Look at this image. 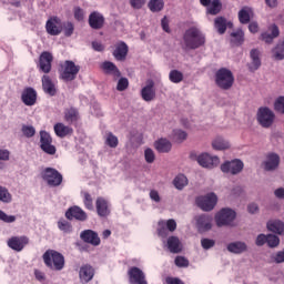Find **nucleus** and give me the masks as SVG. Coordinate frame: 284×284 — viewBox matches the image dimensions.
I'll use <instances>...</instances> for the list:
<instances>
[{"instance_id":"nucleus-11","label":"nucleus","mask_w":284,"mask_h":284,"mask_svg":"<svg viewBox=\"0 0 284 284\" xmlns=\"http://www.w3.org/2000/svg\"><path fill=\"white\" fill-rule=\"evenodd\" d=\"M245 166V164H243V161H241L240 159H234L232 161H226L221 165V171L224 174H241V172H243V168Z\"/></svg>"},{"instance_id":"nucleus-12","label":"nucleus","mask_w":284,"mask_h":284,"mask_svg":"<svg viewBox=\"0 0 284 284\" xmlns=\"http://www.w3.org/2000/svg\"><path fill=\"white\" fill-rule=\"evenodd\" d=\"M214 219L210 214H201L194 217V223L197 232L203 234V232H210L212 230V223Z\"/></svg>"},{"instance_id":"nucleus-36","label":"nucleus","mask_w":284,"mask_h":284,"mask_svg":"<svg viewBox=\"0 0 284 284\" xmlns=\"http://www.w3.org/2000/svg\"><path fill=\"white\" fill-rule=\"evenodd\" d=\"M214 28L217 30L219 34H225V30L232 28V22H227L225 18L219 17L214 21Z\"/></svg>"},{"instance_id":"nucleus-59","label":"nucleus","mask_w":284,"mask_h":284,"mask_svg":"<svg viewBox=\"0 0 284 284\" xmlns=\"http://www.w3.org/2000/svg\"><path fill=\"white\" fill-rule=\"evenodd\" d=\"M144 159H145L146 163H152L153 161H155L156 155L154 154V151L152 149H145L144 150Z\"/></svg>"},{"instance_id":"nucleus-18","label":"nucleus","mask_w":284,"mask_h":284,"mask_svg":"<svg viewBox=\"0 0 284 284\" xmlns=\"http://www.w3.org/2000/svg\"><path fill=\"white\" fill-rule=\"evenodd\" d=\"M80 239L84 243H89V245H93V247H99L101 245V237H99V233L92 230H84L80 233Z\"/></svg>"},{"instance_id":"nucleus-48","label":"nucleus","mask_w":284,"mask_h":284,"mask_svg":"<svg viewBox=\"0 0 284 284\" xmlns=\"http://www.w3.org/2000/svg\"><path fill=\"white\" fill-rule=\"evenodd\" d=\"M252 12V10L250 8H244L242 10H240L239 12V19L240 22L242 23H247L250 21V13Z\"/></svg>"},{"instance_id":"nucleus-62","label":"nucleus","mask_w":284,"mask_h":284,"mask_svg":"<svg viewBox=\"0 0 284 284\" xmlns=\"http://www.w3.org/2000/svg\"><path fill=\"white\" fill-rule=\"evenodd\" d=\"M128 85H130V82L128 81V79L121 78L118 81L116 90H119V92H123L124 90H128Z\"/></svg>"},{"instance_id":"nucleus-25","label":"nucleus","mask_w":284,"mask_h":284,"mask_svg":"<svg viewBox=\"0 0 284 284\" xmlns=\"http://www.w3.org/2000/svg\"><path fill=\"white\" fill-rule=\"evenodd\" d=\"M251 61L247 63L250 72H256L261 68V51L258 49H252L250 52Z\"/></svg>"},{"instance_id":"nucleus-41","label":"nucleus","mask_w":284,"mask_h":284,"mask_svg":"<svg viewBox=\"0 0 284 284\" xmlns=\"http://www.w3.org/2000/svg\"><path fill=\"white\" fill-rule=\"evenodd\" d=\"M64 119L68 123H75L79 120V111L74 108L68 109L64 113Z\"/></svg>"},{"instance_id":"nucleus-40","label":"nucleus","mask_w":284,"mask_h":284,"mask_svg":"<svg viewBox=\"0 0 284 284\" xmlns=\"http://www.w3.org/2000/svg\"><path fill=\"white\" fill-rule=\"evenodd\" d=\"M231 41L236 45H242V43L245 41V32H243V29H237L236 31H233L231 33Z\"/></svg>"},{"instance_id":"nucleus-2","label":"nucleus","mask_w":284,"mask_h":284,"mask_svg":"<svg viewBox=\"0 0 284 284\" xmlns=\"http://www.w3.org/2000/svg\"><path fill=\"white\" fill-rule=\"evenodd\" d=\"M215 84L221 90H230L234 85V74L230 69L221 68L215 72Z\"/></svg>"},{"instance_id":"nucleus-23","label":"nucleus","mask_w":284,"mask_h":284,"mask_svg":"<svg viewBox=\"0 0 284 284\" xmlns=\"http://www.w3.org/2000/svg\"><path fill=\"white\" fill-rule=\"evenodd\" d=\"M52 53L44 51L40 55L39 65L40 70L44 72V74H48L50 70H52Z\"/></svg>"},{"instance_id":"nucleus-34","label":"nucleus","mask_w":284,"mask_h":284,"mask_svg":"<svg viewBox=\"0 0 284 284\" xmlns=\"http://www.w3.org/2000/svg\"><path fill=\"white\" fill-rule=\"evenodd\" d=\"M268 232H274V234L284 235V223L281 220H271L266 224Z\"/></svg>"},{"instance_id":"nucleus-16","label":"nucleus","mask_w":284,"mask_h":284,"mask_svg":"<svg viewBox=\"0 0 284 284\" xmlns=\"http://www.w3.org/2000/svg\"><path fill=\"white\" fill-rule=\"evenodd\" d=\"M128 276L130 284H148V280L145 278V272L136 266H132L131 268H129Z\"/></svg>"},{"instance_id":"nucleus-19","label":"nucleus","mask_w":284,"mask_h":284,"mask_svg":"<svg viewBox=\"0 0 284 284\" xmlns=\"http://www.w3.org/2000/svg\"><path fill=\"white\" fill-rule=\"evenodd\" d=\"M30 240L27 236H13L8 240L7 245L14 252H22L23 247L28 245Z\"/></svg>"},{"instance_id":"nucleus-21","label":"nucleus","mask_w":284,"mask_h":284,"mask_svg":"<svg viewBox=\"0 0 284 284\" xmlns=\"http://www.w3.org/2000/svg\"><path fill=\"white\" fill-rule=\"evenodd\" d=\"M80 283L87 284L94 278V267L90 264H84L79 271Z\"/></svg>"},{"instance_id":"nucleus-31","label":"nucleus","mask_w":284,"mask_h":284,"mask_svg":"<svg viewBox=\"0 0 284 284\" xmlns=\"http://www.w3.org/2000/svg\"><path fill=\"white\" fill-rule=\"evenodd\" d=\"M201 4L207 7L209 14H219L221 12V2L219 0H200Z\"/></svg>"},{"instance_id":"nucleus-55","label":"nucleus","mask_w":284,"mask_h":284,"mask_svg":"<svg viewBox=\"0 0 284 284\" xmlns=\"http://www.w3.org/2000/svg\"><path fill=\"white\" fill-rule=\"evenodd\" d=\"M0 221L3 223H14V221H17V216L8 215L6 212L0 210Z\"/></svg>"},{"instance_id":"nucleus-58","label":"nucleus","mask_w":284,"mask_h":284,"mask_svg":"<svg viewBox=\"0 0 284 284\" xmlns=\"http://www.w3.org/2000/svg\"><path fill=\"white\" fill-rule=\"evenodd\" d=\"M216 245V242L212 239H202L201 240V246L203 250H212Z\"/></svg>"},{"instance_id":"nucleus-32","label":"nucleus","mask_w":284,"mask_h":284,"mask_svg":"<svg viewBox=\"0 0 284 284\" xmlns=\"http://www.w3.org/2000/svg\"><path fill=\"white\" fill-rule=\"evenodd\" d=\"M128 50L129 48L125 42H118L113 51V57H115L116 61H123L128 57Z\"/></svg>"},{"instance_id":"nucleus-49","label":"nucleus","mask_w":284,"mask_h":284,"mask_svg":"<svg viewBox=\"0 0 284 284\" xmlns=\"http://www.w3.org/2000/svg\"><path fill=\"white\" fill-rule=\"evenodd\" d=\"M82 196H83V203H84V206L87 207V210H94V203L92 201V195H90V193H88V192H82Z\"/></svg>"},{"instance_id":"nucleus-13","label":"nucleus","mask_w":284,"mask_h":284,"mask_svg":"<svg viewBox=\"0 0 284 284\" xmlns=\"http://www.w3.org/2000/svg\"><path fill=\"white\" fill-rule=\"evenodd\" d=\"M196 161L201 168H206L207 170H212V168H216L221 163L219 156L211 155L210 153H201L196 156Z\"/></svg>"},{"instance_id":"nucleus-17","label":"nucleus","mask_w":284,"mask_h":284,"mask_svg":"<svg viewBox=\"0 0 284 284\" xmlns=\"http://www.w3.org/2000/svg\"><path fill=\"white\" fill-rule=\"evenodd\" d=\"M141 97L143 101L150 103V101H154L156 99V89L154 88V80H146L145 85L141 90Z\"/></svg>"},{"instance_id":"nucleus-46","label":"nucleus","mask_w":284,"mask_h":284,"mask_svg":"<svg viewBox=\"0 0 284 284\" xmlns=\"http://www.w3.org/2000/svg\"><path fill=\"white\" fill-rule=\"evenodd\" d=\"M169 79L172 83H181L183 81V73L179 70H172L169 73Z\"/></svg>"},{"instance_id":"nucleus-7","label":"nucleus","mask_w":284,"mask_h":284,"mask_svg":"<svg viewBox=\"0 0 284 284\" xmlns=\"http://www.w3.org/2000/svg\"><path fill=\"white\" fill-rule=\"evenodd\" d=\"M219 197L214 193H207L206 195H201L196 199V205L203 212H212L216 206Z\"/></svg>"},{"instance_id":"nucleus-57","label":"nucleus","mask_w":284,"mask_h":284,"mask_svg":"<svg viewBox=\"0 0 284 284\" xmlns=\"http://www.w3.org/2000/svg\"><path fill=\"white\" fill-rule=\"evenodd\" d=\"M62 30H64V34L67 37H72L74 33V24L72 22H65L62 24Z\"/></svg>"},{"instance_id":"nucleus-63","label":"nucleus","mask_w":284,"mask_h":284,"mask_svg":"<svg viewBox=\"0 0 284 284\" xmlns=\"http://www.w3.org/2000/svg\"><path fill=\"white\" fill-rule=\"evenodd\" d=\"M265 243H267V235L258 234L255 239V245H257V247H263Z\"/></svg>"},{"instance_id":"nucleus-39","label":"nucleus","mask_w":284,"mask_h":284,"mask_svg":"<svg viewBox=\"0 0 284 284\" xmlns=\"http://www.w3.org/2000/svg\"><path fill=\"white\" fill-rule=\"evenodd\" d=\"M54 132H55L57 136H60V139H63V138L68 136V134H72V128L67 126L63 123H57L54 125Z\"/></svg>"},{"instance_id":"nucleus-24","label":"nucleus","mask_w":284,"mask_h":284,"mask_svg":"<svg viewBox=\"0 0 284 284\" xmlns=\"http://www.w3.org/2000/svg\"><path fill=\"white\" fill-rule=\"evenodd\" d=\"M281 34V31L278 30V26L271 24L266 31L262 32L261 39L265 43H272L274 39H277V37Z\"/></svg>"},{"instance_id":"nucleus-51","label":"nucleus","mask_w":284,"mask_h":284,"mask_svg":"<svg viewBox=\"0 0 284 284\" xmlns=\"http://www.w3.org/2000/svg\"><path fill=\"white\" fill-rule=\"evenodd\" d=\"M272 263H284V248L282 251H277L271 255Z\"/></svg>"},{"instance_id":"nucleus-5","label":"nucleus","mask_w":284,"mask_h":284,"mask_svg":"<svg viewBox=\"0 0 284 284\" xmlns=\"http://www.w3.org/2000/svg\"><path fill=\"white\" fill-rule=\"evenodd\" d=\"M81 70V67L77 65L74 62L67 60L61 65L60 70V79L62 81H74L77 79V74H79V71Z\"/></svg>"},{"instance_id":"nucleus-10","label":"nucleus","mask_w":284,"mask_h":284,"mask_svg":"<svg viewBox=\"0 0 284 284\" xmlns=\"http://www.w3.org/2000/svg\"><path fill=\"white\" fill-rule=\"evenodd\" d=\"M278 165H281V156L276 153H268L263 160L261 168L264 172H276Z\"/></svg>"},{"instance_id":"nucleus-37","label":"nucleus","mask_w":284,"mask_h":284,"mask_svg":"<svg viewBox=\"0 0 284 284\" xmlns=\"http://www.w3.org/2000/svg\"><path fill=\"white\" fill-rule=\"evenodd\" d=\"M154 148L158 150V152L168 153L170 150H172V142L165 138H161L155 141Z\"/></svg>"},{"instance_id":"nucleus-38","label":"nucleus","mask_w":284,"mask_h":284,"mask_svg":"<svg viewBox=\"0 0 284 284\" xmlns=\"http://www.w3.org/2000/svg\"><path fill=\"white\" fill-rule=\"evenodd\" d=\"M272 57L275 61H283L284 59V38L272 49Z\"/></svg>"},{"instance_id":"nucleus-45","label":"nucleus","mask_w":284,"mask_h":284,"mask_svg":"<svg viewBox=\"0 0 284 284\" xmlns=\"http://www.w3.org/2000/svg\"><path fill=\"white\" fill-rule=\"evenodd\" d=\"M0 201L1 203H12V193L2 185H0Z\"/></svg>"},{"instance_id":"nucleus-8","label":"nucleus","mask_w":284,"mask_h":284,"mask_svg":"<svg viewBox=\"0 0 284 284\" xmlns=\"http://www.w3.org/2000/svg\"><path fill=\"white\" fill-rule=\"evenodd\" d=\"M274 119H276V115L274 114V111H272L270 108L264 106L260 108L257 111V122L262 128H272L274 124Z\"/></svg>"},{"instance_id":"nucleus-47","label":"nucleus","mask_w":284,"mask_h":284,"mask_svg":"<svg viewBox=\"0 0 284 284\" xmlns=\"http://www.w3.org/2000/svg\"><path fill=\"white\" fill-rule=\"evenodd\" d=\"M21 132H22L23 136H27V139H32V136H34V134H37V130H34V126L26 125V124L22 125Z\"/></svg>"},{"instance_id":"nucleus-1","label":"nucleus","mask_w":284,"mask_h":284,"mask_svg":"<svg viewBox=\"0 0 284 284\" xmlns=\"http://www.w3.org/2000/svg\"><path fill=\"white\" fill-rule=\"evenodd\" d=\"M184 44L189 50L205 45V33L199 27H191L184 33Z\"/></svg>"},{"instance_id":"nucleus-50","label":"nucleus","mask_w":284,"mask_h":284,"mask_svg":"<svg viewBox=\"0 0 284 284\" xmlns=\"http://www.w3.org/2000/svg\"><path fill=\"white\" fill-rule=\"evenodd\" d=\"M0 161H10V151L7 149H0ZM6 164L0 162V170H4Z\"/></svg>"},{"instance_id":"nucleus-28","label":"nucleus","mask_w":284,"mask_h":284,"mask_svg":"<svg viewBox=\"0 0 284 284\" xmlns=\"http://www.w3.org/2000/svg\"><path fill=\"white\" fill-rule=\"evenodd\" d=\"M65 217L69 220V221H72L73 219H75L77 221H87L88 219V214H85L81 207L79 206H73L71 209H69L67 212H65Z\"/></svg>"},{"instance_id":"nucleus-14","label":"nucleus","mask_w":284,"mask_h":284,"mask_svg":"<svg viewBox=\"0 0 284 284\" xmlns=\"http://www.w3.org/2000/svg\"><path fill=\"white\" fill-rule=\"evenodd\" d=\"M40 148L45 154H57V148L52 145V136L47 131H40Z\"/></svg>"},{"instance_id":"nucleus-6","label":"nucleus","mask_w":284,"mask_h":284,"mask_svg":"<svg viewBox=\"0 0 284 284\" xmlns=\"http://www.w3.org/2000/svg\"><path fill=\"white\" fill-rule=\"evenodd\" d=\"M41 176L43 181H45V183H48V185L51 187H59V185L63 183V175H61V173L53 168L44 169Z\"/></svg>"},{"instance_id":"nucleus-33","label":"nucleus","mask_w":284,"mask_h":284,"mask_svg":"<svg viewBox=\"0 0 284 284\" xmlns=\"http://www.w3.org/2000/svg\"><path fill=\"white\" fill-rule=\"evenodd\" d=\"M101 68L105 74H110L113 77V79H119V77H121V71H119V68H116L114 63L110 61L103 62Z\"/></svg>"},{"instance_id":"nucleus-60","label":"nucleus","mask_w":284,"mask_h":284,"mask_svg":"<svg viewBox=\"0 0 284 284\" xmlns=\"http://www.w3.org/2000/svg\"><path fill=\"white\" fill-rule=\"evenodd\" d=\"M73 14L77 21H83V19H85V11H83V9H81L80 7L74 8Z\"/></svg>"},{"instance_id":"nucleus-20","label":"nucleus","mask_w":284,"mask_h":284,"mask_svg":"<svg viewBox=\"0 0 284 284\" xmlns=\"http://www.w3.org/2000/svg\"><path fill=\"white\" fill-rule=\"evenodd\" d=\"M163 243L171 254H179L183 252V243H181V240L174 235L168 237Z\"/></svg>"},{"instance_id":"nucleus-27","label":"nucleus","mask_w":284,"mask_h":284,"mask_svg":"<svg viewBox=\"0 0 284 284\" xmlns=\"http://www.w3.org/2000/svg\"><path fill=\"white\" fill-rule=\"evenodd\" d=\"M21 101L24 105H34L37 103V91L33 88L24 89L21 94Z\"/></svg>"},{"instance_id":"nucleus-4","label":"nucleus","mask_w":284,"mask_h":284,"mask_svg":"<svg viewBox=\"0 0 284 284\" xmlns=\"http://www.w3.org/2000/svg\"><path fill=\"white\" fill-rule=\"evenodd\" d=\"M236 220V211L225 207L220 210L215 214V223L217 227H227L234 223Z\"/></svg>"},{"instance_id":"nucleus-15","label":"nucleus","mask_w":284,"mask_h":284,"mask_svg":"<svg viewBox=\"0 0 284 284\" xmlns=\"http://www.w3.org/2000/svg\"><path fill=\"white\" fill-rule=\"evenodd\" d=\"M45 30L51 37H59L63 32V22L58 17L50 18L45 23Z\"/></svg>"},{"instance_id":"nucleus-44","label":"nucleus","mask_w":284,"mask_h":284,"mask_svg":"<svg viewBox=\"0 0 284 284\" xmlns=\"http://www.w3.org/2000/svg\"><path fill=\"white\" fill-rule=\"evenodd\" d=\"M173 185L176 190H183L187 185V178L184 174H179L173 180Z\"/></svg>"},{"instance_id":"nucleus-53","label":"nucleus","mask_w":284,"mask_h":284,"mask_svg":"<svg viewBox=\"0 0 284 284\" xmlns=\"http://www.w3.org/2000/svg\"><path fill=\"white\" fill-rule=\"evenodd\" d=\"M266 243H267L268 247H278L281 240L276 235L268 234Z\"/></svg>"},{"instance_id":"nucleus-29","label":"nucleus","mask_w":284,"mask_h":284,"mask_svg":"<svg viewBox=\"0 0 284 284\" xmlns=\"http://www.w3.org/2000/svg\"><path fill=\"white\" fill-rule=\"evenodd\" d=\"M42 89L49 97L57 94V82L50 79L48 75L42 77Z\"/></svg>"},{"instance_id":"nucleus-61","label":"nucleus","mask_w":284,"mask_h":284,"mask_svg":"<svg viewBox=\"0 0 284 284\" xmlns=\"http://www.w3.org/2000/svg\"><path fill=\"white\" fill-rule=\"evenodd\" d=\"M175 265L178 267H190V261L183 256L175 257Z\"/></svg>"},{"instance_id":"nucleus-54","label":"nucleus","mask_w":284,"mask_h":284,"mask_svg":"<svg viewBox=\"0 0 284 284\" xmlns=\"http://www.w3.org/2000/svg\"><path fill=\"white\" fill-rule=\"evenodd\" d=\"M105 143L109 145V148H116V145H119V138L112 133H109L106 135Z\"/></svg>"},{"instance_id":"nucleus-26","label":"nucleus","mask_w":284,"mask_h":284,"mask_svg":"<svg viewBox=\"0 0 284 284\" xmlns=\"http://www.w3.org/2000/svg\"><path fill=\"white\" fill-rule=\"evenodd\" d=\"M95 207L98 215L102 219H105V216H110V202L103 197H98L95 202Z\"/></svg>"},{"instance_id":"nucleus-35","label":"nucleus","mask_w":284,"mask_h":284,"mask_svg":"<svg viewBox=\"0 0 284 284\" xmlns=\"http://www.w3.org/2000/svg\"><path fill=\"white\" fill-rule=\"evenodd\" d=\"M212 148L213 150L223 151V150H230L232 148V144L230 141L225 140L223 136H217L212 141Z\"/></svg>"},{"instance_id":"nucleus-64","label":"nucleus","mask_w":284,"mask_h":284,"mask_svg":"<svg viewBox=\"0 0 284 284\" xmlns=\"http://www.w3.org/2000/svg\"><path fill=\"white\" fill-rule=\"evenodd\" d=\"M149 196H150L151 201H153L154 203H159L161 201V195L159 194V191H156V190H151L149 193Z\"/></svg>"},{"instance_id":"nucleus-3","label":"nucleus","mask_w":284,"mask_h":284,"mask_svg":"<svg viewBox=\"0 0 284 284\" xmlns=\"http://www.w3.org/2000/svg\"><path fill=\"white\" fill-rule=\"evenodd\" d=\"M43 261L45 266L51 267V270L61 271V268L65 265V258L57 251H47L43 254Z\"/></svg>"},{"instance_id":"nucleus-42","label":"nucleus","mask_w":284,"mask_h":284,"mask_svg":"<svg viewBox=\"0 0 284 284\" xmlns=\"http://www.w3.org/2000/svg\"><path fill=\"white\" fill-rule=\"evenodd\" d=\"M164 6L165 2H163V0H150L148 3V8L151 10V12H161Z\"/></svg>"},{"instance_id":"nucleus-30","label":"nucleus","mask_w":284,"mask_h":284,"mask_svg":"<svg viewBox=\"0 0 284 284\" xmlns=\"http://www.w3.org/2000/svg\"><path fill=\"white\" fill-rule=\"evenodd\" d=\"M226 250L231 254H244V252H247V244L243 241L231 242L227 244Z\"/></svg>"},{"instance_id":"nucleus-22","label":"nucleus","mask_w":284,"mask_h":284,"mask_svg":"<svg viewBox=\"0 0 284 284\" xmlns=\"http://www.w3.org/2000/svg\"><path fill=\"white\" fill-rule=\"evenodd\" d=\"M104 23H105V18L103 17V14L101 12L93 11L89 16V26L93 30H101V28H103Z\"/></svg>"},{"instance_id":"nucleus-43","label":"nucleus","mask_w":284,"mask_h":284,"mask_svg":"<svg viewBox=\"0 0 284 284\" xmlns=\"http://www.w3.org/2000/svg\"><path fill=\"white\" fill-rule=\"evenodd\" d=\"M58 229L60 232H63L64 234H72V224L68 222V220L60 219L58 221Z\"/></svg>"},{"instance_id":"nucleus-52","label":"nucleus","mask_w":284,"mask_h":284,"mask_svg":"<svg viewBox=\"0 0 284 284\" xmlns=\"http://www.w3.org/2000/svg\"><path fill=\"white\" fill-rule=\"evenodd\" d=\"M173 139L179 142L185 141L187 139V133L183 130L175 129L173 130Z\"/></svg>"},{"instance_id":"nucleus-56","label":"nucleus","mask_w":284,"mask_h":284,"mask_svg":"<svg viewBox=\"0 0 284 284\" xmlns=\"http://www.w3.org/2000/svg\"><path fill=\"white\" fill-rule=\"evenodd\" d=\"M274 108L280 114H284V97H280L275 100Z\"/></svg>"},{"instance_id":"nucleus-9","label":"nucleus","mask_w":284,"mask_h":284,"mask_svg":"<svg viewBox=\"0 0 284 284\" xmlns=\"http://www.w3.org/2000/svg\"><path fill=\"white\" fill-rule=\"evenodd\" d=\"M158 236L162 239V241H165L168 236H170V232H175L176 231V221L171 219V220H161L158 222Z\"/></svg>"}]
</instances>
